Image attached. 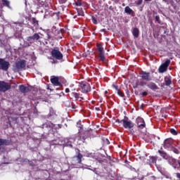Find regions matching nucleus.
Instances as JSON below:
<instances>
[{
  "instance_id": "ddd939ff",
  "label": "nucleus",
  "mask_w": 180,
  "mask_h": 180,
  "mask_svg": "<svg viewBox=\"0 0 180 180\" xmlns=\"http://www.w3.org/2000/svg\"><path fill=\"white\" fill-rule=\"evenodd\" d=\"M174 146H175V144H174V140L169 139L165 140L164 148H166V150H170Z\"/></svg>"
},
{
  "instance_id": "f257e3e1",
  "label": "nucleus",
  "mask_w": 180,
  "mask_h": 180,
  "mask_svg": "<svg viewBox=\"0 0 180 180\" xmlns=\"http://www.w3.org/2000/svg\"><path fill=\"white\" fill-rule=\"evenodd\" d=\"M92 133V129L85 131L84 132H79L77 134L75 135V139L78 141H85L88 139L89 136H91Z\"/></svg>"
},
{
  "instance_id": "aec40b11",
  "label": "nucleus",
  "mask_w": 180,
  "mask_h": 180,
  "mask_svg": "<svg viewBox=\"0 0 180 180\" xmlns=\"http://www.w3.org/2000/svg\"><path fill=\"white\" fill-rule=\"evenodd\" d=\"M19 90L20 91V92L22 94H26V93L29 92V91H30V89L27 86H25L23 84H21L19 86Z\"/></svg>"
},
{
  "instance_id": "052dcab7",
  "label": "nucleus",
  "mask_w": 180,
  "mask_h": 180,
  "mask_svg": "<svg viewBox=\"0 0 180 180\" xmlns=\"http://www.w3.org/2000/svg\"><path fill=\"white\" fill-rule=\"evenodd\" d=\"M48 39H51V37H50V35H49V34H48Z\"/></svg>"
},
{
  "instance_id": "680f3d73",
  "label": "nucleus",
  "mask_w": 180,
  "mask_h": 180,
  "mask_svg": "<svg viewBox=\"0 0 180 180\" xmlns=\"http://www.w3.org/2000/svg\"><path fill=\"white\" fill-rule=\"evenodd\" d=\"M58 127H60V129H61V124H58Z\"/></svg>"
},
{
  "instance_id": "1a4fd4ad",
  "label": "nucleus",
  "mask_w": 180,
  "mask_h": 180,
  "mask_svg": "<svg viewBox=\"0 0 180 180\" xmlns=\"http://www.w3.org/2000/svg\"><path fill=\"white\" fill-rule=\"evenodd\" d=\"M79 91L82 94H88V92H91V85L88 83H81L79 84Z\"/></svg>"
},
{
  "instance_id": "ea45409f",
  "label": "nucleus",
  "mask_w": 180,
  "mask_h": 180,
  "mask_svg": "<svg viewBox=\"0 0 180 180\" xmlns=\"http://www.w3.org/2000/svg\"><path fill=\"white\" fill-rule=\"evenodd\" d=\"M53 115H54V110H53V109H50L49 117H51V116H53Z\"/></svg>"
},
{
  "instance_id": "412c9836",
  "label": "nucleus",
  "mask_w": 180,
  "mask_h": 180,
  "mask_svg": "<svg viewBox=\"0 0 180 180\" xmlns=\"http://www.w3.org/2000/svg\"><path fill=\"white\" fill-rule=\"evenodd\" d=\"M172 165L174 169H179L180 168V161L178 160L172 159Z\"/></svg>"
},
{
  "instance_id": "4468645a",
  "label": "nucleus",
  "mask_w": 180,
  "mask_h": 180,
  "mask_svg": "<svg viewBox=\"0 0 180 180\" xmlns=\"http://www.w3.org/2000/svg\"><path fill=\"white\" fill-rule=\"evenodd\" d=\"M75 136H72V138L65 139V147H70V148H72V144L75 143Z\"/></svg>"
},
{
  "instance_id": "a211bd4d",
  "label": "nucleus",
  "mask_w": 180,
  "mask_h": 180,
  "mask_svg": "<svg viewBox=\"0 0 180 180\" xmlns=\"http://www.w3.org/2000/svg\"><path fill=\"white\" fill-rule=\"evenodd\" d=\"M71 96L75 98V101H79V102L84 99V97L81 96V94L77 92H72Z\"/></svg>"
},
{
  "instance_id": "a18cd8bd",
  "label": "nucleus",
  "mask_w": 180,
  "mask_h": 180,
  "mask_svg": "<svg viewBox=\"0 0 180 180\" xmlns=\"http://www.w3.org/2000/svg\"><path fill=\"white\" fill-rule=\"evenodd\" d=\"M59 1V4H65V2H67V0H58Z\"/></svg>"
},
{
  "instance_id": "09e8293b",
  "label": "nucleus",
  "mask_w": 180,
  "mask_h": 180,
  "mask_svg": "<svg viewBox=\"0 0 180 180\" xmlns=\"http://www.w3.org/2000/svg\"><path fill=\"white\" fill-rule=\"evenodd\" d=\"M115 123H123V121L120 120H116Z\"/></svg>"
},
{
  "instance_id": "3c124183",
  "label": "nucleus",
  "mask_w": 180,
  "mask_h": 180,
  "mask_svg": "<svg viewBox=\"0 0 180 180\" xmlns=\"http://www.w3.org/2000/svg\"><path fill=\"white\" fill-rule=\"evenodd\" d=\"M90 170L93 171V172H94L96 174H98V172H96V169H91Z\"/></svg>"
},
{
  "instance_id": "c03bdc74",
  "label": "nucleus",
  "mask_w": 180,
  "mask_h": 180,
  "mask_svg": "<svg viewBox=\"0 0 180 180\" xmlns=\"http://www.w3.org/2000/svg\"><path fill=\"white\" fill-rule=\"evenodd\" d=\"M141 4H143V0H138L136 1V5H138V6L141 5Z\"/></svg>"
},
{
  "instance_id": "423d86ee",
  "label": "nucleus",
  "mask_w": 180,
  "mask_h": 180,
  "mask_svg": "<svg viewBox=\"0 0 180 180\" xmlns=\"http://www.w3.org/2000/svg\"><path fill=\"white\" fill-rule=\"evenodd\" d=\"M51 56L56 60H63V53L58 49H53L51 51Z\"/></svg>"
},
{
  "instance_id": "0e129e2a",
  "label": "nucleus",
  "mask_w": 180,
  "mask_h": 180,
  "mask_svg": "<svg viewBox=\"0 0 180 180\" xmlns=\"http://www.w3.org/2000/svg\"><path fill=\"white\" fill-rule=\"evenodd\" d=\"M55 63H56V62L54 61V60H53V62H52V63H53V64H54Z\"/></svg>"
},
{
  "instance_id": "37998d69",
  "label": "nucleus",
  "mask_w": 180,
  "mask_h": 180,
  "mask_svg": "<svg viewBox=\"0 0 180 180\" xmlns=\"http://www.w3.org/2000/svg\"><path fill=\"white\" fill-rule=\"evenodd\" d=\"M88 167H91V166H88L86 165H84L82 167V168H83V169H91L90 168H89Z\"/></svg>"
},
{
  "instance_id": "7ed1b4c3",
  "label": "nucleus",
  "mask_w": 180,
  "mask_h": 180,
  "mask_svg": "<svg viewBox=\"0 0 180 180\" xmlns=\"http://www.w3.org/2000/svg\"><path fill=\"white\" fill-rule=\"evenodd\" d=\"M40 36H41V33H34L32 36H30L27 37V46H32L34 41H37L40 40Z\"/></svg>"
},
{
  "instance_id": "20e7f679",
  "label": "nucleus",
  "mask_w": 180,
  "mask_h": 180,
  "mask_svg": "<svg viewBox=\"0 0 180 180\" xmlns=\"http://www.w3.org/2000/svg\"><path fill=\"white\" fill-rule=\"evenodd\" d=\"M25 67H26V61L25 60H18L15 62L13 65V71L14 72H19V71H22Z\"/></svg>"
},
{
  "instance_id": "b1692460",
  "label": "nucleus",
  "mask_w": 180,
  "mask_h": 180,
  "mask_svg": "<svg viewBox=\"0 0 180 180\" xmlns=\"http://www.w3.org/2000/svg\"><path fill=\"white\" fill-rule=\"evenodd\" d=\"M73 160L75 161H77V164H81V162L82 161V154L78 153V155L77 156H75L73 158Z\"/></svg>"
},
{
  "instance_id": "f03ea898",
  "label": "nucleus",
  "mask_w": 180,
  "mask_h": 180,
  "mask_svg": "<svg viewBox=\"0 0 180 180\" xmlns=\"http://www.w3.org/2000/svg\"><path fill=\"white\" fill-rule=\"evenodd\" d=\"M11 26L15 32L14 34L15 37H16V39H19V37H20V34H22V23L13 22Z\"/></svg>"
},
{
  "instance_id": "4d7b16f0",
  "label": "nucleus",
  "mask_w": 180,
  "mask_h": 180,
  "mask_svg": "<svg viewBox=\"0 0 180 180\" xmlns=\"http://www.w3.org/2000/svg\"><path fill=\"white\" fill-rule=\"evenodd\" d=\"M72 86H74V84H70V88H72Z\"/></svg>"
},
{
  "instance_id": "0eeeda50",
  "label": "nucleus",
  "mask_w": 180,
  "mask_h": 180,
  "mask_svg": "<svg viewBox=\"0 0 180 180\" xmlns=\"http://www.w3.org/2000/svg\"><path fill=\"white\" fill-rule=\"evenodd\" d=\"M122 126L124 129H133L134 127V123L129 120L127 117H124V120H122Z\"/></svg>"
},
{
  "instance_id": "c9c22d12",
  "label": "nucleus",
  "mask_w": 180,
  "mask_h": 180,
  "mask_svg": "<svg viewBox=\"0 0 180 180\" xmlns=\"http://www.w3.org/2000/svg\"><path fill=\"white\" fill-rule=\"evenodd\" d=\"M170 133L172 134H173V136H176L178 134V131H176V130H175V129H171Z\"/></svg>"
},
{
  "instance_id": "9b49d317",
  "label": "nucleus",
  "mask_w": 180,
  "mask_h": 180,
  "mask_svg": "<svg viewBox=\"0 0 180 180\" xmlns=\"http://www.w3.org/2000/svg\"><path fill=\"white\" fill-rule=\"evenodd\" d=\"M141 78L144 81H153V76H151V73L146 71H142L140 73Z\"/></svg>"
},
{
  "instance_id": "39448f33",
  "label": "nucleus",
  "mask_w": 180,
  "mask_h": 180,
  "mask_svg": "<svg viewBox=\"0 0 180 180\" xmlns=\"http://www.w3.org/2000/svg\"><path fill=\"white\" fill-rule=\"evenodd\" d=\"M26 20H29L30 23L32 25H30L28 23V27L29 29H33L35 27V29H37L39 27V20H36V18L29 16V17H25Z\"/></svg>"
},
{
  "instance_id": "de8ad7c7",
  "label": "nucleus",
  "mask_w": 180,
  "mask_h": 180,
  "mask_svg": "<svg viewBox=\"0 0 180 180\" xmlns=\"http://www.w3.org/2000/svg\"><path fill=\"white\" fill-rule=\"evenodd\" d=\"M147 95H148V93L147 91H143L142 93V96H147Z\"/></svg>"
},
{
  "instance_id": "c756f323",
  "label": "nucleus",
  "mask_w": 180,
  "mask_h": 180,
  "mask_svg": "<svg viewBox=\"0 0 180 180\" xmlns=\"http://www.w3.org/2000/svg\"><path fill=\"white\" fill-rule=\"evenodd\" d=\"M169 151H173V153H174V154H179V150H178V148H175V146H174Z\"/></svg>"
},
{
  "instance_id": "2eb2a0df",
  "label": "nucleus",
  "mask_w": 180,
  "mask_h": 180,
  "mask_svg": "<svg viewBox=\"0 0 180 180\" xmlns=\"http://www.w3.org/2000/svg\"><path fill=\"white\" fill-rule=\"evenodd\" d=\"M138 129H144L146 127V122L142 117H138L136 120Z\"/></svg>"
},
{
  "instance_id": "a878e982",
  "label": "nucleus",
  "mask_w": 180,
  "mask_h": 180,
  "mask_svg": "<svg viewBox=\"0 0 180 180\" xmlns=\"http://www.w3.org/2000/svg\"><path fill=\"white\" fill-rule=\"evenodd\" d=\"M124 12L127 15H133V13H134V11H133V9L130 8L129 6H126L124 8Z\"/></svg>"
},
{
  "instance_id": "f704fd0d",
  "label": "nucleus",
  "mask_w": 180,
  "mask_h": 180,
  "mask_svg": "<svg viewBox=\"0 0 180 180\" xmlns=\"http://www.w3.org/2000/svg\"><path fill=\"white\" fill-rule=\"evenodd\" d=\"M139 85H140V86H146V85H147V82H146L144 80H141L139 82Z\"/></svg>"
},
{
  "instance_id": "9d476101",
  "label": "nucleus",
  "mask_w": 180,
  "mask_h": 180,
  "mask_svg": "<svg viewBox=\"0 0 180 180\" xmlns=\"http://www.w3.org/2000/svg\"><path fill=\"white\" fill-rule=\"evenodd\" d=\"M9 67H11L9 62L5 60V59L0 58V70L8 71Z\"/></svg>"
},
{
  "instance_id": "338daca9",
  "label": "nucleus",
  "mask_w": 180,
  "mask_h": 180,
  "mask_svg": "<svg viewBox=\"0 0 180 180\" xmlns=\"http://www.w3.org/2000/svg\"><path fill=\"white\" fill-rule=\"evenodd\" d=\"M105 94H108V91H105Z\"/></svg>"
},
{
  "instance_id": "bf43d9fd",
  "label": "nucleus",
  "mask_w": 180,
  "mask_h": 180,
  "mask_svg": "<svg viewBox=\"0 0 180 180\" xmlns=\"http://www.w3.org/2000/svg\"><path fill=\"white\" fill-rule=\"evenodd\" d=\"M146 2H150L151 0H145Z\"/></svg>"
},
{
  "instance_id": "e2e57ef3",
  "label": "nucleus",
  "mask_w": 180,
  "mask_h": 180,
  "mask_svg": "<svg viewBox=\"0 0 180 180\" xmlns=\"http://www.w3.org/2000/svg\"><path fill=\"white\" fill-rule=\"evenodd\" d=\"M25 5H26V4H27V0H25Z\"/></svg>"
},
{
  "instance_id": "69168bd1",
  "label": "nucleus",
  "mask_w": 180,
  "mask_h": 180,
  "mask_svg": "<svg viewBox=\"0 0 180 180\" xmlns=\"http://www.w3.org/2000/svg\"><path fill=\"white\" fill-rule=\"evenodd\" d=\"M109 9H112V6H110Z\"/></svg>"
},
{
  "instance_id": "6e6552de",
  "label": "nucleus",
  "mask_w": 180,
  "mask_h": 180,
  "mask_svg": "<svg viewBox=\"0 0 180 180\" xmlns=\"http://www.w3.org/2000/svg\"><path fill=\"white\" fill-rule=\"evenodd\" d=\"M11 88V84L4 81H0V92H8Z\"/></svg>"
},
{
  "instance_id": "a19ab883",
  "label": "nucleus",
  "mask_w": 180,
  "mask_h": 180,
  "mask_svg": "<svg viewBox=\"0 0 180 180\" xmlns=\"http://www.w3.org/2000/svg\"><path fill=\"white\" fill-rule=\"evenodd\" d=\"M117 94L119 95V96H121V98H123V96H124V94L119 90L117 91Z\"/></svg>"
},
{
  "instance_id": "13d9d810",
  "label": "nucleus",
  "mask_w": 180,
  "mask_h": 180,
  "mask_svg": "<svg viewBox=\"0 0 180 180\" xmlns=\"http://www.w3.org/2000/svg\"><path fill=\"white\" fill-rule=\"evenodd\" d=\"M176 2H177L178 4H179L180 0H176Z\"/></svg>"
},
{
  "instance_id": "603ef678",
  "label": "nucleus",
  "mask_w": 180,
  "mask_h": 180,
  "mask_svg": "<svg viewBox=\"0 0 180 180\" xmlns=\"http://www.w3.org/2000/svg\"><path fill=\"white\" fill-rule=\"evenodd\" d=\"M96 110H97L98 112H99V110H101V108L99 107H96L95 108Z\"/></svg>"
},
{
  "instance_id": "6e6d98bb",
  "label": "nucleus",
  "mask_w": 180,
  "mask_h": 180,
  "mask_svg": "<svg viewBox=\"0 0 180 180\" xmlns=\"http://www.w3.org/2000/svg\"><path fill=\"white\" fill-rule=\"evenodd\" d=\"M25 162H30V161H29V160H27V159H25Z\"/></svg>"
},
{
  "instance_id": "864d4df0",
  "label": "nucleus",
  "mask_w": 180,
  "mask_h": 180,
  "mask_svg": "<svg viewBox=\"0 0 180 180\" xmlns=\"http://www.w3.org/2000/svg\"><path fill=\"white\" fill-rule=\"evenodd\" d=\"M78 14L73 16V19H77L78 18Z\"/></svg>"
},
{
  "instance_id": "c85d7f7f",
  "label": "nucleus",
  "mask_w": 180,
  "mask_h": 180,
  "mask_svg": "<svg viewBox=\"0 0 180 180\" xmlns=\"http://www.w3.org/2000/svg\"><path fill=\"white\" fill-rule=\"evenodd\" d=\"M149 161L150 164H155L157 162V158L155 156L150 157Z\"/></svg>"
},
{
  "instance_id": "7c9ffc66",
  "label": "nucleus",
  "mask_w": 180,
  "mask_h": 180,
  "mask_svg": "<svg viewBox=\"0 0 180 180\" xmlns=\"http://www.w3.org/2000/svg\"><path fill=\"white\" fill-rule=\"evenodd\" d=\"M77 15L78 16H84V11H82V8H77Z\"/></svg>"
},
{
  "instance_id": "473e14b6",
  "label": "nucleus",
  "mask_w": 180,
  "mask_h": 180,
  "mask_svg": "<svg viewBox=\"0 0 180 180\" xmlns=\"http://www.w3.org/2000/svg\"><path fill=\"white\" fill-rule=\"evenodd\" d=\"M98 51L99 53H104L103 52V47L101 46V45H98L97 46Z\"/></svg>"
},
{
  "instance_id": "bb28decb",
  "label": "nucleus",
  "mask_w": 180,
  "mask_h": 180,
  "mask_svg": "<svg viewBox=\"0 0 180 180\" xmlns=\"http://www.w3.org/2000/svg\"><path fill=\"white\" fill-rule=\"evenodd\" d=\"M139 33H140V31L139 30V28H134V30L132 31V34L134 37H136V39H137V37H139Z\"/></svg>"
},
{
  "instance_id": "2f4dec72",
  "label": "nucleus",
  "mask_w": 180,
  "mask_h": 180,
  "mask_svg": "<svg viewBox=\"0 0 180 180\" xmlns=\"http://www.w3.org/2000/svg\"><path fill=\"white\" fill-rule=\"evenodd\" d=\"M99 58H100L101 61L105 60V52L99 53Z\"/></svg>"
},
{
  "instance_id": "f8f14e48",
  "label": "nucleus",
  "mask_w": 180,
  "mask_h": 180,
  "mask_svg": "<svg viewBox=\"0 0 180 180\" xmlns=\"http://www.w3.org/2000/svg\"><path fill=\"white\" fill-rule=\"evenodd\" d=\"M169 64H171V60L169 59L165 60V62L160 66L159 72H165V71L168 70V66L169 65Z\"/></svg>"
},
{
  "instance_id": "e433bc0d",
  "label": "nucleus",
  "mask_w": 180,
  "mask_h": 180,
  "mask_svg": "<svg viewBox=\"0 0 180 180\" xmlns=\"http://www.w3.org/2000/svg\"><path fill=\"white\" fill-rule=\"evenodd\" d=\"M75 5L76 6H82V1L77 0V1H75Z\"/></svg>"
},
{
  "instance_id": "dca6fc26",
  "label": "nucleus",
  "mask_w": 180,
  "mask_h": 180,
  "mask_svg": "<svg viewBox=\"0 0 180 180\" xmlns=\"http://www.w3.org/2000/svg\"><path fill=\"white\" fill-rule=\"evenodd\" d=\"M50 146H63L64 147H65V140L56 139L55 141H52L50 143Z\"/></svg>"
},
{
  "instance_id": "5fc2aeb1",
  "label": "nucleus",
  "mask_w": 180,
  "mask_h": 180,
  "mask_svg": "<svg viewBox=\"0 0 180 180\" xmlns=\"http://www.w3.org/2000/svg\"><path fill=\"white\" fill-rule=\"evenodd\" d=\"M176 176H177V178H179V179L180 180V174H179V173H177V174H176Z\"/></svg>"
},
{
  "instance_id": "5701e85b",
  "label": "nucleus",
  "mask_w": 180,
  "mask_h": 180,
  "mask_svg": "<svg viewBox=\"0 0 180 180\" xmlns=\"http://www.w3.org/2000/svg\"><path fill=\"white\" fill-rule=\"evenodd\" d=\"M158 153H159L160 157H162L164 158V160H168V158H169V155H168V154L167 153H165V151H164L162 150H159Z\"/></svg>"
},
{
  "instance_id": "4be33fe9",
  "label": "nucleus",
  "mask_w": 180,
  "mask_h": 180,
  "mask_svg": "<svg viewBox=\"0 0 180 180\" xmlns=\"http://www.w3.org/2000/svg\"><path fill=\"white\" fill-rule=\"evenodd\" d=\"M147 86L150 89H152V91H157V89H158V86H157V84H155V83L154 82H150L148 84Z\"/></svg>"
},
{
  "instance_id": "393cba45",
  "label": "nucleus",
  "mask_w": 180,
  "mask_h": 180,
  "mask_svg": "<svg viewBox=\"0 0 180 180\" xmlns=\"http://www.w3.org/2000/svg\"><path fill=\"white\" fill-rule=\"evenodd\" d=\"M2 5L8 8V9H12L11 6V1L9 0H1Z\"/></svg>"
},
{
  "instance_id": "58836bf2",
  "label": "nucleus",
  "mask_w": 180,
  "mask_h": 180,
  "mask_svg": "<svg viewBox=\"0 0 180 180\" xmlns=\"http://www.w3.org/2000/svg\"><path fill=\"white\" fill-rule=\"evenodd\" d=\"M155 22H157L158 23H161V20H160V15H156L155 18Z\"/></svg>"
},
{
  "instance_id": "8fccbe9b",
  "label": "nucleus",
  "mask_w": 180,
  "mask_h": 180,
  "mask_svg": "<svg viewBox=\"0 0 180 180\" xmlns=\"http://www.w3.org/2000/svg\"><path fill=\"white\" fill-rule=\"evenodd\" d=\"M65 92L66 94H69V92H70V89H68V88L65 89Z\"/></svg>"
},
{
  "instance_id": "f3484780",
  "label": "nucleus",
  "mask_w": 180,
  "mask_h": 180,
  "mask_svg": "<svg viewBox=\"0 0 180 180\" xmlns=\"http://www.w3.org/2000/svg\"><path fill=\"white\" fill-rule=\"evenodd\" d=\"M51 82L54 85V86H61V83L58 80V77L51 76Z\"/></svg>"
},
{
  "instance_id": "72a5a7b5",
  "label": "nucleus",
  "mask_w": 180,
  "mask_h": 180,
  "mask_svg": "<svg viewBox=\"0 0 180 180\" xmlns=\"http://www.w3.org/2000/svg\"><path fill=\"white\" fill-rule=\"evenodd\" d=\"M77 126L78 127L79 129V133L81 132V130H82V124H81V121H79L77 124Z\"/></svg>"
},
{
  "instance_id": "79ce46f5",
  "label": "nucleus",
  "mask_w": 180,
  "mask_h": 180,
  "mask_svg": "<svg viewBox=\"0 0 180 180\" xmlns=\"http://www.w3.org/2000/svg\"><path fill=\"white\" fill-rule=\"evenodd\" d=\"M91 20L94 25H98V21L96 20V18L92 17Z\"/></svg>"
},
{
  "instance_id": "4c0bfd02",
  "label": "nucleus",
  "mask_w": 180,
  "mask_h": 180,
  "mask_svg": "<svg viewBox=\"0 0 180 180\" xmlns=\"http://www.w3.org/2000/svg\"><path fill=\"white\" fill-rule=\"evenodd\" d=\"M146 180H155V176H148L146 178Z\"/></svg>"
},
{
  "instance_id": "cd10ccee",
  "label": "nucleus",
  "mask_w": 180,
  "mask_h": 180,
  "mask_svg": "<svg viewBox=\"0 0 180 180\" xmlns=\"http://www.w3.org/2000/svg\"><path fill=\"white\" fill-rule=\"evenodd\" d=\"M165 82L167 86H169V85H171L172 82V81L171 80V77H166L165 78Z\"/></svg>"
},
{
  "instance_id": "49530a36",
  "label": "nucleus",
  "mask_w": 180,
  "mask_h": 180,
  "mask_svg": "<svg viewBox=\"0 0 180 180\" xmlns=\"http://www.w3.org/2000/svg\"><path fill=\"white\" fill-rule=\"evenodd\" d=\"M112 87L115 88V89L116 91H119V86H116V85H115V84H112Z\"/></svg>"
},
{
  "instance_id": "6ab92c4d",
  "label": "nucleus",
  "mask_w": 180,
  "mask_h": 180,
  "mask_svg": "<svg viewBox=\"0 0 180 180\" xmlns=\"http://www.w3.org/2000/svg\"><path fill=\"white\" fill-rule=\"evenodd\" d=\"M41 129H43L45 131H49L50 129L53 127V124L51 122H46L41 125Z\"/></svg>"
}]
</instances>
